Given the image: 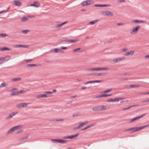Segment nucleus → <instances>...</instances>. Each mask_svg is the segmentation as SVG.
Wrapping results in <instances>:
<instances>
[{
  "instance_id": "obj_38",
  "label": "nucleus",
  "mask_w": 149,
  "mask_h": 149,
  "mask_svg": "<svg viewBox=\"0 0 149 149\" xmlns=\"http://www.w3.org/2000/svg\"><path fill=\"white\" fill-rule=\"evenodd\" d=\"M63 138L64 139H71L70 136H64Z\"/></svg>"
},
{
  "instance_id": "obj_50",
  "label": "nucleus",
  "mask_w": 149,
  "mask_h": 149,
  "mask_svg": "<svg viewBox=\"0 0 149 149\" xmlns=\"http://www.w3.org/2000/svg\"><path fill=\"white\" fill-rule=\"evenodd\" d=\"M134 127H132V128H131L128 129L127 130H126L125 131H129L132 130H134Z\"/></svg>"
},
{
  "instance_id": "obj_62",
  "label": "nucleus",
  "mask_w": 149,
  "mask_h": 149,
  "mask_svg": "<svg viewBox=\"0 0 149 149\" xmlns=\"http://www.w3.org/2000/svg\"><path fill=\"white\" fill-rule=\"evenodd\" d=\"M118 1L120 3H122L125 1L124 0H119Z\"/></svg>"
},
{
  "instance_id": "obj_45",
  "label": "nucleus",
  "mask_w": 149,
  "mask_h": 149,
  "mask_svg": "<svg viewBox=\"0 0 149 149\" xmlns=\"http://www.w3.org/2000/svg\"><path fill=\"white\" fill-rule=\"evenodd\" d=\"M86 2H85V1H84L83 2L81 3V5L82 6H86Z\"/></svg>"
},
{
  "instance_id": "obj_52",
  "label": "nucleus",
  "mask_w": 149,
  "mask_h": 149,
  "mask_svg": "<svg viewBox=\"0 0 149 149\" xmlns=\"http://www.w3.org/2000/svg\"><path fill=\"white\" fill-rule=\"evenodd\" d=\"M127 49L128 48L127 47H125L123 49H122V50L123 52H124L127 50Z\"/></svg>"
},
{
  "instance_id": "obj_11",
  "label": "nucleus",
  "mask_w": 149,
  "mask_h": 149,
  "mask_svg": "<svg viewBox=\"0 0 149 149\" xmlns=\"http://www.w3.org/2000/svg\"><path fill=\"white\" fill-rule=\"evenodd\" d=\"M110 5L108 4H97L95 5V6L96 7H108L110 6Z\"/></svg>"
},
{
  "instance_id": "obj_49",
  "label": "nucleus",
  "mask_w": 149,
  "mask_h": 149,
  "mask_svg": "<svg viewBox=\"0 0 149 149\" xmlns=\"http://www.w3.org/2000/svg\"><path fill=\"white\" fill-rule=\"evenodd\" d=\"M25 92V91H24V90H21L20 91H18L19 94H21L22 93H24Z\"/></svg>"
},
{
  "instance_id": "obj_44",
  "label": "nucleus",
  "mask_w": 149,
  "mask_h": 149,
  "mask_svg": "<svg viewBox=\"0 0 149 149\" xmlns=\"http://www.w3.org/2000/svg\"><path fill=\"white\" fill-rule=\"evenodd\" d=\"M81 127V126H80V125L79 124V125L78 126H77V127H74L73 128V129L74 130H77V129H79L80 128V127Z\"/></svg>"
},
{
  "instance_id": "obj_1",
  "label": "nucleus",
  "mask_w": 149,
  "mask_h": 149,
  "mask_svg": "<svg viewBox=\"0 0 149 149\" xmlns=\"http://www.w3.org/2000/svg\"><path fill=\"white\" fill-rule=\"evenodd\" d=\"M51 141L54 143H66L68 141L67 140L60 139H51Z\"/></svg>"
},
{
  "instance_id": "obj_41",
  "label": "nucleus",
  "mask_w": 149,
  "mask_h": 149,
  "mask_svg": "<svg viewBox=\"0 0 149 149\" xmlns=\"http://www.w3.org/2000/svg\"><path fill=\"white\" fill-rule=\"evenodd\" d=\"M131 108V107H130V106L128 107H127L124 108L122 110L124 111V110L129 109Z\"/></svg>"
},
{
  "instance_id": "obj_31",
  "label": "nucleus",
  "mask_w": 149,
  "mask_h": 149,
  "mask_svg": "<svg viewBox=\"0 0 149 149\" xmlns=\"http://www.w3.org/2000/svg\"><path fill=\"white\" fill-rule=\"evenodd\" d=\"M146 114V113L144 114H143L141 116H138L137 117H136V119L137 120L138 119H139L141 118V117H143V116H145Z\"/></svg>"
},
{
  "instance_id": "obj_36",
  "label": "nucleus",
  "mask_w": 149,
  "mask_h": 149,
  "mask_svg": "<svg viewBox=\"0 0 149 149\" xmlns=\"http://www.w3.org/2000/svg\"><path fill=\"white\" fill-rule=\"evenodd\" d=\"M112 88H111V89H108L107 90H106L104 91L103 92L104 93H107L111 91H112Z\"/></svg>"
},
{
  "instance_id": "obj_23",
  "label": "nucleus",
  "mask_w": 149,
  "mask_h": 149,
  "mask_svg": "<svg viewBox=\"0 0 149 149\" xmlns=\"http://www.w3.org/2000/svg\"><path fill=\"white\" fill-rule=\"evenodd\" d=\"M88 121H86L85 122H84V123H81L79 124V125L81 126V127H82L84 125L87 124H88Z\"/></svg>"
},
{
  "instance_id": "obj_54",
  "label": "nucleus",
  "mask_w": 149,
  "mask_h": 149,
  "mask_svg": "<svg viewBox=\"0 0 149 149\" xmlns=\"http://www.w3.org/2000/svg\"><path fill=\"white\" fill-rule=\"evenodd\" d=\"M45 93H47V94H51L52 93V92L51 91H45Z\"/></svg>"
},
{
  "instance_id": "obj_10",
  "label": "nucleus",
  "mask_w": 149,
  "mask_h": 149,
  "mask_svg": "<svg viewBox=\"0 0 149 149\" xmlns=\"http://www.w3.org/2000/svg\"><path fill=\"white\" fill-rule=\"evenodd\" d=\"M13 3L14 5L17 6H19L22 4L21 2L17 0L14 1H13Z\"/></svg>"
},
{
  "instance_id": "obj_18",
  "label": "nucleus",
  "mask_w": 149,
  "mask_h": 149,
  "mask_svg": "<svg viewBox=\"0 0 149 149\" xmlns=\"http://www.w3.org/2000/svg\"><path fill=\"white\" fill-rule=\"evenodd\" d=\"M15 47H28V46L27 45H15Z\"/></svg>"
},
{
  "instance_id": "obj_53",
  "label": "nucleus",
  "mask_w": 149,
  "mask_h": 149,
  "mask_svg": "<svg viewBox=\"0 0 149 149\" xmlns=\"http://www.w3.org/2000/svg\"><path fill=\"white\" fill-rule=\"evenodd\" d=\"M80 49H81V48H79L77 49H74L73 50V52H77V51L79 50Z\"/></svg>"
},
{
  "instance_id": "obj_16",
  "label": "nucleus",
  "mask_w": 149,
  "mask_h": 149,
  "mask_svg": "<svg viewBox=\"0 0 149 149\" xmlns=\"http://www.w3.org/2000/svg\"><path fill=\"white\" fill-rule=\"evenodd\" d=\"M68 22L67 21L61 24H57L56 25V28H59L61 26L65 24L66 23H67Z\"/></svg>"
},
{
  "instance_id": "obj_2",
  "label": "nucleus",
  "mask_w": 149,
  "mask_h": 149,
  "mask_svg": "<svg viewBox=\"0 0 149 149\" xmlns=\"http://www.w3.org/2000/svg\"><path fill=\"white\" fill-rule=\"evenodd\" d=\"M21 127V126L20 125H18L12 127L8 131V132L7 134H9L11 133V132H13L14 131L20 128Z\"/></svg>"
},
{
  "instance_id": "obj_5",
  "label": "nucleus",
  "mask_w": 149,
  "mask_h": 149,
  "mask_svg": "<svg viewBox=\"0 0 149 149\" xmlns=\"http://www.w3.org/2000/svg\"><path fill=\"white\" fill-rule=\"evenodd\" d=\"M102 14L104 16H112L113 15L112 13L108 11H105L102 12Z\"/></svg>"
},
{
  "instance_id": "obj_55",
  "label": "nucleus",
  "mask_w": 149,
  "mask_h": 149,
  "mask_svg": "<svg viewBox=\"0 0 149 149\" xmlns=\"http://www.w3.org/2000/svg\"><path fill=\"white\" fill-rule=\"evenodd\" d=\"M32 60V59H27L25 60V61L26 62H29Z\"/></svg>"
},
{
  "instance_id": "obj_43",
  "label": "nucleus",
  "mask_w": 149,
  "mask_h": 149,
  "mask_svg": "<svg viewBox=\"0 0 149 149\" xmlns=\"http://www.w3.org/2000/svg\"><path fill=\"white\" fill-rule=\"evenodd\" d=\"M113 61L115 63H117L119 61L118 58H115L113 60Z\"/></svg>"
},
{
  "instance_id": "obj_26",
  "label": "nucleus",
  "mask_w": 149,
  "mask_h": 149,
  "mask_svg": "<svg viewBox=\"0 0 149 149\" xmlns=\"http://www.w3.org/2000/svg\"><path fill=\"white\" fill-rule=\"evenodd\" d=\"M64 120L63 119H54L52 120L51 121H63Z\"/></svg>"
},
{
  "instance_id": "obj_48",
  "label": "nucleus",
  "mask_w": 149,
  "mask_h": 149,
  "mask_svg": "<svg viewBox=\"0 0 149 149\" xmlns=\"http://www.w3.org/2000/svg\"><path fill=\"white\" fill-rule=\"evenodd\" d=\"M94 68H89L86 70L87 71H94V70H93Z\"/></svg>"
},
{
  "instance_id": "obj_58",
  "label": "nucleus",
  "mask_w": 149,
  "mask_h": 149,
  "mask_svg": "<svg viewBox=\"0 0 149 149\" xmlns=\"http://www.w3.org/2000/svg\"><path fill=\"white\" fill-rule=\"evenodd\" d=\"M22 132V130H18L17 132V134H19L20 132Z\"/></svg>"
},
{
  "instance_id": "obj_3",
  "label": "nucleus",
  "mask_w": 149,
  "mask_h": 149,
  "mask_svg": "<svg viewBox=\"0 0 149 149\" xmlns=\"http://www.w3.org/2000/svg\"><path fill=\"white\" fill-rule=\"evenodd\" d=\"M141 28L140 26H136L133 28L132 31L130 32V33L132 34L136 33L138 30Z\"/></svg>"
},
{
  "instance_id": "obj_40",
  "label": "nucleus",
  "mask_w": 149,
  "mask_h": 149,
  "mask_svg": "<svg viewBox=\"0 0 149 149\" xmlns=\"http://www.w3.org/2000/svg\"><path fill=\"white\" fill-rule=\"evenodd\" d=\"M136 120H137L136 119V117L135 118H132V119L130 121V123H132L133 122H134V121Z\"/></svg>"
},
{
  "instance_id": "obj_6",
  "label": "nucleus",
  "mask_w": 149,
  "mask_h": 149,
  "mask_svg": "<svg viewBox=\"0 0 149 149\" xmlns=\"http://www.w3.org/2000/svg\"><path fill=\"white\" fill-rule=\"evenodd\" d=\"M79 41L78 39H71V40H65L64 41L67 42H70V43H74L78 42Z\"/></svg>"
},
{
  "instance_id": "obj_51",
  "label": "nucleus",
  "mask_w": 149,
  "mask_h": 149,
  "mask_svg": "<svg viewBox=\"0 0 149 149\" xmlns=\"http://www.w3.org/2000/svg\"><path fill=\"white\" fill-rule=\"evenodd\" d=\"M8 10H4L0 12V13H2L4 12H7L8 11Z\"/></svg>"
},
{
  "instance_id": "obj_32",
  "label": "nucleus",
  "mask_w": 149,
  "mask_h": 149,
  "mask_svg": "<svg viewBox=\"0 0 149 149\" xmlns=\"http://www.w3.org/2000/svg\"><path fill=\"white\" fill-rule=\"evenodd\" d=\"M100 110H104L106 109V107L104 106H100Z\"/></svg>"
},
{
  "instance_id": "obj_27",
  "label": "nucleus",
  "mask_w": 149,
  "mask_h": 149,
  "mask_svg": "<svg viewBox=\"0 0 149 149\" xmlns=\"http://www.w3.org/2000/svg\"><path fill=\"white\" fill-rule=\"evenodd\" d=\"M98 21V20H93V21H91V22H89V23L90 24H91V25H93V24H94L95 23H96V22H97V21Z\"/></svg>"
},
{
  "instance_id": "obj_63",
  "label": "nucleus",
  "mask_w": 149,
  "mask_h": 149,
  "mask_svg": "<svg viewBox=\"0 0 149 149\" xmlns=\"http://www.w3.org/2000/svg\"><path fill=\"white\" fill-rule=\"evenodd\" d=\"M77 97V95H75L74 96H73L71 97V98H74Z\"/></svg>"
},
{
  "instance_id": "obj_15",
  "label": "nucleus",
  "mask_w": 149,
  "mask_h": 149,
  "mask_svg": "<svg viewBox=\"0 0 149 149\" xmlns=\"http://www.w3.org/2000/svg\"><path fill=\"white\" fill-rule=\"evenodd\" d=\"M94 125V124H91L90 125H88L86 127H84V128H83L81 129V130H85L86 129H87L89 128V127H90L93 126V125Z\"/></svg>"
},
{
  "instance_id": "obj_19",
  "label": "nucleus",
  "mask_w": 149,
  "mask_h": 149,
  "mask_svg": "<svg viewBox=\"0 0 149 149\" xmlns=\"http://www.w3.org/2000/svg\"><path fill=\"white\" fill-rule=\"evenodd\" d=\"M103 81V80H94V81H90V83H100L102 82Z\"/></svg>"
},
{
  "instance_id": "obj_33",
  "label": "nucleus",
  "mask_w": 149,
  "mask_h": 149,
  "mask_svg": "<svg viewBox=\"0 0 149 149\" xmlns=\"http://www.w3.org/2000/svg\"><path fill=\"white\" fill-rule=\"evenodd\" d=\"M28 19L27 18L25 17V16L23 17L22 18V21H26Z\"/></svg>"
},
{
  "instance_id": "obj_47",
  "label": "nucleus",
  "mask_w": 149,
  "mask_h": 149,
  "mask_svg": "<svg viewBox=\"0 0 149 149\" xmlns=\"http://www.w3.org/2000/svg\"><path fill=\"white\" fill-rule=\"evenodd\" d=\"M112 95V94H104V97H107V96H111Z\"/></svg>"
},
{
  "instance_id": "obj_8",
  "label": "nucleus",
  "mask_w": 149,
  "mask_h": 149,
  "mask_svg": "<svg viewBox=\"0 0 149 149\" xmlns=\"http://www.w3.org/2000/svg\"><path fill=\"white\" fill-rule=\"evenodd\" d=\"M51 96L50 95H49L48 96L46 94H40L38 95L37 96V97L38 98H40L41 97H50Z\"/></svg>"
},
{
  "instance_id": "obj_4",
  "label": "nucleus",
  "mask_w": 149,
  "mask_h": 149,
  "mask_svg": "<svg viewBox=\"0 0 149 149\" xmlns=\"http://www.w3.org/2000/svg\"><path fill=\"white\" fill-rule=\"evenodd\" d=\"M122 98H117L114 99L112 98H109L108 99L107 101L109 102H118L120 100H122Z\"/></svg>"
},
{
  "instance_id": "obj_56",
  "label": "nucleus",
  "mask_w": 149,
  "mask_h": 149,
  "mask_svg": "<svg viewBox=\"0 0 149 149\" xmlns=\"http://www.w3.org/2000/svg\"><path fill=\"white\" fill-rule=\"evenodd\" d=\"M68 48L67 47H61V49H66Z\"/></svg>"
},
{
  "instance_id": "obj_42",
  "label": "nucleus",
  "mask_w": 149,
  "mask_h": 149,
  "mask_svg": "<svg viewBox=\"0 0 149 149\" xmlns=\"http://www.w3.org/2000/svg\"><path fill=\"white\" fill-rule=\"evenodd\" d=\"M6 84L4 83H3L1 84L0 86V87H3L6 86Z\"/></svg>"
},
{
  "instance_id": "obj_64",
  "label": "nucleus",
  "mask_w": 149,
  "mask_h": 149,
  "mask_svg": "<svg viewBox=\"0 0 149 149\" xmlns=\"http://www.w3.org/2000/svg\"><path fill=\"white\" fill-rule=\"evenodd\" d=\"M145 58H149V55H147L145 56Z\"/></svg>"
},
{
  "instance_id": "obj_61",
  "label": "nucleus",
  "mask_w": 149,
  "mask_h": 149,
  "mask_svg": "<svg viewBox=\"0 0 149 149\" xmlns=\"http://www.w3.org/2000/svg\"><path fill=\"white\" fill-rule=\"evenodd\" d=\"M149 126V124H148L147 125L143 126L144 128L146 127H148Z\"/></svg>"
},
{
  "instance_id": "obj_9",
  "label": "nucleus",
  "mask_w": 149,
  "mask_h": 149,
  "mask_svg": "<svg viewBox=\"0 0 149 149\" xmlns=\"http://www.w3.org/2000/svg\"><path fill=\"white\" fill-rule=\"evenodd\" d=\"M93 70L94 71L96 70H109V68H94Z\"/></svg>"
},
{
  "instance_id": "obj_14",
  "label": "nucleus",
  "mask_w": 149,
  "mask_h": 149,
  "mask_svg": "<svg viewBox=\"0 0 149 149\" xmlns=\"http://www.w3.org/2000/svg\"><path fill=\"white\" fill-rule=\"evenodd\" d=\"M144 128L143 126L139 127H136V129L134 130L133 132H135L137 131H138L143 129Z\"/></svg>"
},
{
  "instance_id": "obj_46",
  "label": "nucleus",
  "mask_w": 149,
  "mask_h": 149,
  "mask_svg": "<svg viewBox=\"0 0 149 149\" xmlns=\"http://www.w3.org/2000/svg\"><path fill=\"white\" fill-rule=\"evenodd\" d=\"M132 22L136 23H140V20L137 19L134 20Z\"/></svg>"
},
{
  "instance_id": "obj_25",
  "label": "nucleus",
  "mask_w": 149,
  "mask_h": 149,
  "mask_svg": "<svg viewBox=\"0 0 149 149\" xmlns=\"http://www.w3.org/2000/svg\"><path fill=\"white\" fill-rule=\"evenodd\" d=\"M19 94L18 91H13V93L10 94L11 96L17 95Z\"/></svg>"
},
{
  "instance_id": "obj_29",
  "label": "nucleus",
  "mask_w": 149,
  "mask_h": 149,
  "mask_svg": "<svg viewBox=\"0 0 149 149\" xmlns=\"http://www.w3.org/2000/svg\"><path fill=\"white\" fill-rule=\"evenodd\" d=\"M20 79H21V78H20L18 77V78H15L11 80L12 81H17L19 80Z\"/></svg>"
},
{
  "instance_id": "obj_28",
  "label": "nucleus",
  "mask_w": 149,
  "mask_h": 149,
  "mask_svg": "<svg viewBox=\"0 0 149 149\" xmlns=\"http://www.w3.org/2000/svg\"><path fill=\"white\" fill-rule=\"evenodd\" d=\"M27 67L30 66V67H32L33 66H37V64H28L27 66Z\"/></svg>"
},
{
  "instance_id": "obj_59",
  "label": "nucleus",
  "mask_w": 149,
  "mask_h": 149,
  "mask_svg": "<svg viewBox=\"0 0 149 149\" xmlns=\"http://www.w3.org/2000/svg\"><path fill=\"white\" fill-rule=\"evenodd\" d=\"M149 102V99L147 100H146L143 101H142V102Z\"/></svg>"
},
{
  "instance_id": "obj_30",
  "label": "nucleus",
  "mask_w": 149,
  "mask_h": 149,
  "mask_svg": "<svg viewBox=\"0 0 149 149\" xmlns=\"http://www.w3.org/2000/svg\"><path fill=\"white\" fill-rule=\"evenodd\" d=\"M91 0H87L86 1H85V2H86V6L90 5L91 4Z\"/></svg>"
},
{
  "instance_id": "obj_39",
  "label": "nucleus",
  "mask_w": 149,
  "mask_h": 149,
  "mask_svg": "<svg viewBox=\"0 0 149 149\" xmlns=\"http://www.w3.org/2000/svg\"><path fill=\"white\" fill-rule=\"evenodd\" d=\"M29 31L28 30H24L22 31V32L24 34H26Z\"/></svg>"
},
{
  "instance_id": "obj_7",
  "label": "nucleus",
  "mask_w": 149,
  "mask_h": 149,
  "mask_svg": "<svg viewBox=\"0 0 149 149\" xmlns=\"http://www.w3.org/2000/svg\"><path fill=\"white\" fill-rule=\"evenodd\" d=\"M27 105L26 103H21L17 104V107L20 108L23 107H26L27 106Z\"/></svg>"
},
{
  "instance_id": "obj_21",
  "label": "nucleus",
  "mask_w": 149,
  "mask_h": 149,
  "mask_svg": "<svg viewBox=\"0 0 149 149\" xmlns=\"http://www.w3.org/2000/svg\"><path fill=\"white\" fill-rule=\"evenodd\" d=\"M10 50V49L9 48L6 47H1L0 48V50L2 51H3L6 50Z\"/></svg>"
},
{
  "instance_id": "obj_60",
  "label": "nucleus",
  "mask_w": 149,
  "mask_h": 149,
  "mask_svg": "<svg viewBox=\"0 0 149 149\" xmlns=\"http://www.w3.org/2000/svg\"><path fill=\"white\" fill-rule=\"evenodd\" d=\"M17 90V89L16 88H13L12 90L10 91H12L14 90Z\"/></svg>"
},
{
  "instance_id": "obj_20",
  "label": "nucleus",
  "mask_w": 149,
  "mask_h": 149,
  "mask_svg": "<svg viewBox=\"0 0 149 149\" xmlns=\"http://www.w3.org/2000/svg\"><path fill=\"white\" fill-rule=\"evenodd\" d=\"M139 86V85H131L129 86V88H134L136 87H138Z\"/></svg>"
},
{
  "instance_id": "obj_17",
  "label": "nucleus",
  "mask_w": 149,
  "mask_h": 149,
  "mask_svg": "<svg viewBox=\"0 0 149 149\" xmlns=\"http://www.w3.org/2000/svg\"><path fill=\"white\" fill-rule=\"evenodd\" d=\"M101 107L100 106H98L97 107H96L93 108L92 109V110L94 111H99L100 110V107Z\"/></svg>"
},
{
  "instance_id": "obj_24",
  "label": "nucleus",
  "mask_w": 149,
  "mask_h": 149,
  "mask_svg": "<svg viewBox=\"0 0 149 149\" xmlns=\"http://www.w3.org/2000/svg\"><path fill=\"white\" fill-rule=\"evenodd\" d=\"M79 133H77L75 135L70 136L71 139H73L74 138L77 137L79 135Z\"/></svg>"
},
{
  "instance_id": "obj_37",
  "label": "nucleus",
  "mask_w": 149,
  "mask_h": 149,
  "mask_svg": "<svg viewBox=\"0 0 149 149\" xmlns=\"http://www.w3.org/2000/svg\"><path fill=\"white\" fill-rule=\"evenodd\" d=\"M61 51V49L58 48H56L54 49V51L56 53L58 52L59 51Z\"/></svg>"
},
{
  "instance_id": "obj_34",
  "label": "nucleus",
  "mask_w": 149,
  "mask_h": 149,
  "mask_svg": "<svg viewBox=\"0 0 149 149\" xmlns=\"http://www.w3.org/2000/svg\"><path fill=\"white\" fill-rule=\"evenodd\" d=\"M7 34L6 33H2L0 34V36L3 37H6L7 36Z\"/></svg>"
},
{
  "instance_id": "obj_12",
  "label": "nucleus",
  "mask_w": 149,
  "mask_h": 149,
  "mask_svg": "<svg viewBox=\"0 0 149 149\" xmlns=\"http://www.w3.org/2000/svg\"><path fill=\"white\" fill-rule=\"evenodd\" d=\"M134 51L132 50L130 52H127L126 53L124 54V55L126 56H128L130 55H132L134 54Z\"/></svg>"
},
{
  "instance_id": "obj_35",
  "label": "nucleus",
  "mask_w": 149,
  "mask_h": 149,
  "mask_svg": "<svg viewBox=\"0 0 149 149\" xmlns=\"http://www.w3.org/2000/svg\"><path fill=\"white\" fill-rule=\"evenodd\" d=\"M106 73H98L97 75L98 76H102L105 75L106 74Z\"/></svg>"
},
{
  "instance_id": "obj_22",
  "label": "nucleus",
  "mask_w": 149,
  "mask_h": 149,
  "mask_svg": "<svg viewBox=\"0 0 149 149\" xmlns=\"http://www.w3.org/2000/svg\"><path fill=\"white\" fill-rule=\"evenodd\" d=\"M15 115V112H13L12 113L10 114L9 116L6 119H8L12 117L13 116Z\"/></svg>"
},
{
  "instance_id": "obj_57",
  "label": "nucleus",
  "mask_w": 149,
  "mask_h": 149,
  "mask_svg": "<svg viewBox=\"0 0 149 149\" xmlns=\"http://www.w3.org/2000/svg\"><path fill=\"white\" fill-rule=\"evenodd\" d=\"M117 24L118 25H123V23H118Z\"/></svg>"
},
{
  "instance_id": "obj_13",
  "label": "nucleus",
  "mask_w": 149,
  "mask_h": 149,
  "mask_svg": "<svg viewBox=\"0 0 149 149\" xmlns=\"http://www.w3.org/2000/svg\"><path fill=\"white\" fill-rule=\"evenodd\" d=\"M31 6H33L35 7H38L40 6V4L38 3L37 2H35L33 4H31Z\"/></svg>"
}]
</instances>
